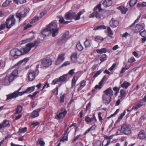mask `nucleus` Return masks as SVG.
Segmentation results:
<instances>
[{
	"label": "nucleus",
	"mask_w": 146,
	"mask_h": 146,
	"mask_svg": "<svg viewBox=\"0 0 146 146\" xmlns=\"http://www.w3.org/2000/svg\"><path fill=\"white\" fill-rule=\"evenodd\" d=\"M83 13L82 11H80L77 15L75 13L70 11L65 13L64 18L67 20L74 19L75 21L78 20L80 19V16Z\"/></svg>",
	"instance_id": "f257e3e1"
},
{
	"label": "nucleus",
	"mask_w": 146,
	"mask_h": 146,
	"mask_svg": "<svg viewBox=\"0 0 146 146\" xmlns=\"http://www.w3.org/2000/svg\"><path fill=\"white\" fill-rule=\"evenodd\" d=\"M57 21H54L50 23L47 27L48 30L51 32L53 37H55L58 33L59 28L57 27Z\"/></svg>",
	"instance_id": "f03ea898"
},
{
	"label": "nucleus",
	"mask_w": 146,
	"mask_h": 146,
	"mask_svg": "<svg viewBox=\"0 0 146 146\" xmlns=\"http://www.w3.org/2000/svg\"><path fill=\"white\" fill-rule=\"evenodd\" d=\"M29 12L28 10L26 9H21L17 11L16 16L17 18L19 19V22L27 16Z\"/></svg>",
	"instance_id": "7ed1b4c3"
},
{
	"label": "nucleus",
	"mask_w": 146,
	"mask_h": 146,
	"mask_svg": "<svg viewBox=\"0 0 146 146\" xmlns=\"http://www.w3.org/2000/svg\"><path fill=\"white\" fill-rule=\"evenodd\" d=\"M102 10L101 4L98 5L94 8V12L89 15V17L90 18L95 17L97 18L100 19L101 17V15L100 13Z\"/></svg>",
	"instance_id": "20e7f679"
},
{
	"label": "nucleus",
	"mask_w": 146,
	"mask_h": 146,
	"mask_svg": "<svg viewBox=\"0 0 146 146\" xmlns=\"http://www.w3.org/2000/svg\"><path fill=\"white\" fill-rule=\"evenodd\" d=\"M11 56L15 59H17L18 57L23 54L22 49L19 50L17 48H14L11 50L10 52Z\"/></svg>",
	"instance_id": "39448f33"
},
{
	"label": "nucleus",
	"mask_w": 146,
	"mask_h": 146,
	"mask_svg": "<svg viewBox=\"0 0 146 146\" xmlns=\"http://www.w3.org/2000/svg\"><path fill=\"white\" fill-rule=\"evenodd\" d=\"M16 20L13 15H11L7 19L6 22V26L7 28L9 29L15 23Z\"/></svg>",
	"instance_id": "423d86ee"
},
{
	"label": "nucleus",
	"mask_w": 146,
	"mask_h": 146,
	"mask_svg": "<svg viewBox=\"0 0 146 146\" xmlns=\"http://www.w3.org/2000/svg\"><path fill=\"white\" fill-rule=\"evenodd\" d=\"M40 65L41 66V65H40L39 64L37 65L35 71L31 70L29 72L28 78L30 81H32L34 79L35 77L36 74H38L39 72L38 68Z\"/></svg>",
	"instance_id": "0eeeda50"
},
{
	"label": "nucleus",
	"mask_w": 146,
	"mask_h": 146,
	"mask_svg": "<svg viewBox=\"0 0 146 146\" xmlns=\"http://www.w3.org/2000/svg\"><path fill=\"white\" fill-rule=\"evenodd\" d=\"M128 124L127 123L122 125L121 129H119L116 133L117 135L122 134V133L128 135Z\"/></svg>",
	"instance_id": "6e6552de"
},
{
	"label": "nucleus",
	"mask_w": 146,
	"mask_h": 146,
	"mask_svg": "<svg viewBox=\"0 0 146 146\" xmlns=\"http://www.w3.org/2000/svg\"><path fill=\"white\" fill-rule=\"evenodd\" d=\"M21 89V87L17 90L15 91L12 94L7 95L6 100H11L13 98H16L19 96H22V95H21V94L20 93L22 92H19Z\"/></svg>",
	"instance_id": "1a4fd4ad"
},
{
	"label": "nucleus",
	"mask_w": 146,
	"mask_h": 146,
	"mask_svg": "<svg viewBox=\"0 0 146 146\" xmlns=\"http://www.w3.org/2000/svg\"><path fill=\"white\" fill-rule=\"evenodd\" d=\"M42 64L43 66L45 68H48L52 64V60L50 58H45L42 60Z\"/></svg>",
	"instance_id": "9d476101"
},
{
	"label": "nucleus",
	"mask_w": 146,
	"mask_h": 146,
	"mask_svg": "<svg viewBox=\"0 0 146 146\" xmlns=\"http://www.w3.org/2000/svg\"><path fill=\"white\" fill-rule=\"evenodd\" d=\"M61 111H62L56 114L55 118L60 120L65 116L67 112L66 109L63 108L62 109Z\"/></svg>",
	"instance_id": "9b49d317"
},
{
	"label": "nucleus",
	"mask_w": 146,
	"mask_h": 146,
	"mask_svg": "<svg viewBox=\"0 0 146 146\" xmlns=\"http://www.w3.org/2000/svg\"><path fill=\"white\" fill-rule=\"evenodd\" d=\"M111 97L104 93L102 97L104 103L106 105L108 104L111 100Z\"/></svg>",
	"instance_id": "f8f14e48"
},
{
	"label": "nucleus",
	"mask_w": 146,
	"mask_h": 146,
	"mask_svg": "<svg viewBox=\"0 0 146 146\" xmlns=\"http://www.w3.org/2000/svg\"><path fill=\"white\" fill-rule=\"evenodd\" d=\"M18 74V72L17 70L15 69L10 74L8 78L10 81L12 82L15 79L16 77Z\"/></svg>",
	"instance_id": "ddd939ff"
},
{
	"label": "nucleus",
	"mask_w": 146,
	"mask_h": 146,
	"mask_svg": "<svg viewBox=\"0 0 146 146\" xmlns=\"http://www.w3.org/2000/svg\"><path fill=\"white\" fill-rule=\"evenodd\" d=\"M144 28V26L139 24H137L134 29H133L132 33L134 34L136 33L141 32V31L143 30Z\"/></svg>",
	"instance_id": "4468645a"
},
{
	"label": "nucleus",
	"mask_w": 146,
	"mask_h": 146,
	"mask_svg": "<svg viewBox=\"0 0 146 146\" xmlns=\"http://www.w3.org/2000/svg\"><path fill=\"white\" fill-rule=\"evenodd\" d=\"M11 82L8 76H6L4 78L0 80V82L4 85H9Z\"/></svg>",
	"instance_id": "2eb2a0df"
},
{
	"label": "nucleus",
	"mask_w": 146,
	"mask_h": 146,
	"mask_svg": "<svg viewBox=\"0 0 146 146\" xmlns=\"http://www.w3.org/2000/svg\"><path fill=\"white\" fill-rule=\"evenodd\" d=\"M9 126L10 123L9 121L7 119H5L2 123H0V129H2L5 127Z\"/></svg>",
	"instance_id": "dca6fc26"
},
{
	"label": "nucleus",
	"mask_w": 146,
	"mask_h": 146,
	"mask_svg": "<svg viewBox=\"0 0 146 146\" xmlns=\"http://www.w3.org/2000/svg\"><path fill=\"white\" fill-rule=\"evenodd\" d=\"M41 110V108H39L33 111L31 114V117L32 118H35L38 117L39 115V112Z\"/></svg>",
	"instance_id": "f3484780"
},
{
	"label": "nucleus",
	"mask_w": 146,
	"mask_h": 146,
	"mask_svg": "<svg viewBox=\"0 0 146 146\" xmlns=\"http://www.w3.org/2000/svg\"><path fill=\"white\" fill-rule=\"evenodd\" d=\"M119 22L118 21L115 20L114 19H112L110 21L109 24L110 26L113 28H115L119 25Z\"/></svg>",
	"instance_id": "a211bd4d"
},
{
	"label": "nucleus",
	"mask_w": 146,
	"mask_h": 146,
	"mask_svg": "<svg viewBox=\"0 0 146 146\" xmlns=\"http://www.w3.org/2000/svg\"><path fill=\"white\" fill-rule=\"evenodd\" d=\"M64 56L65 54L64 53H62L58 55L57 61L56 62L57 65H58L60 63L62 62L64 60Z\"/></svg>",
	"instance_id": "6ab92c4d"
},
{
	"label": "nucleus",
	"mask_w": 146,
	"mask_h": 146,
	"mask_svg": "<svg viewBox=\"0 0 146 146\" xmlns=\"http://www.w3.org/2000/svg\"><path fill=\"white\" fill-rule=\"evenodd\" d=\"M104 93L111 97L113 96V91L111 87H110L107 89L104 92Z\"/></svg>",
	"instance_id": "aec40b11"
},
{
	"label": "nucleus",
	"mask_w": 146,
	"mask_h": 146,
	"mask_svg": "<svg viewBox=\"0 0 146 146\" xmlns=\"http://www.w3.org/2000/svg\"><path fill=\"white\" fill-rule=\"evenodd\" d=\"M35 89V86H32L29 87L27 88L25 90L22 92L21 93V95H23L25 94L29 93L33 91Z\"/></svg>",
	"instance_id": "412c9836"
},
{
	"label": "nucleus",
	"mask_w": 146,
	"mask_h": 146,
	"mask_svg": "<svg viewBox=\"0 0 146 146\" xmlns=\"http://www.w3.org/2000/svg\"><path fill=\"white\" fill-rule=\"evenodd\" d=\"M68 75V74H64L62 76L59 77L58 79L60 82L66 83L68 81L67 76Z\"/></svg>",
	"instance_id": "4be33fe9"
},
{
	"label": "nucleus",
	"mask_w": 146,
	"mask_h": 146,
	"mask_svg": "<svg viewBox=\"0 0 146 146\" xmlns=\"http://www.w3.org/2000/svg\"><path fill=\"white\" fill-rule=\"evenodd\" d=\"M93 120H95L96 122L97 121V119L95 116V114H93L92 117L90 118L88 116H86L85 119V121L87 123H90Z\"/></svg>",
	"instance_id": "5701e85b"
},
{
	"label": "nucleus",
	"mask_w": 146,
	"mask_h": 146,
	"mask_svg": "<svg viewBox=\"0 0 146 146\" xmlns=\"http://www.w3.org/2000/svg\"><path fill=\"white\" fill-rule=\"evenodd\" d=\"M138 137L141 139H143L145 138V133L144 130H141L139 132L138 134Z\"/></svg>",
	"instance_id": "b1692460"
},
{
	"label": "nucleus",
	"mask_w": 146,
	"mask_h": 146,
	"mask_svg": "<svg viewBox=\"0 0 146 146\" xmlns=\"http://www.w3.org/2000/svg\"><path fill=\"white\" fill-rule=\"evenodd\" d=\"M112 4L111 0H105L103 2V5L106 7H107L111 6Z\"/></svg>",
	"instance_id": "393cba45"
},
{
	"label": "nucleus",
	"mask_w": 146,
	"mask_h": 146,
	"mask_svg": "<svg viewBox=\"0 0 146 146\" xmlns=\"http://www.w3.org/2000/svg\"><path fill=\"white\" fill-rule=\"evenodd\" d=\"M41 33L42 35L44 36H48L50 34H52L51 32H50V30L48 29L47 28L44 29L41 32Z\"/></svg>",
	"instance_id": "a878e982"
},
{
	"label": "nucleus",
	"mask_w": 146,
	"mask_h": 146,
	"mask_svg": "<svg viewBox=\"0 0 146 146\" xmlns=\"http://www.w3.org/2000/svg\"><path fill=\"white\" fill-rule=\"evenodd\" d=\"M139 34L142 37L141 40L143 42L146 41V31L144 30L141 32H140Z\"/></svg>",
	"instance_id": "bb28decb"
},
{
	"label": "nucleus",
	"mask_w": 146,
	"mask_h": 146,
	"mask_svg": "<svg viewBox=\"0 0 146 146\" xmlns=\"http://www.w3.org/2000/svg\"><path fill=\"white\" fill-rule=\"evenodd\" d=\"M77 53L76 52H73L71 56V59L72 61L73 62H76L77 61Z\"/></svg>",
	"instance_id": "cd10ccee"
},
{
	"label": "nucleus",
	"mask_w": 146,
	"mask_h": 146,
	"mask_svg": "<svg viewBox=\"0 0 146 146\" xmlns=\"http://www.w3.org/2000/svg\"><path fill=\"white\" fill-rule=\"evenodd\" d=\"M34 38V36H32L31 38H27L25 40H22L21 42H19L18 43V44H25L26 43L28 42H30L32 41Z\"/></svg>",
	"instance_id": "c85d7f7f"
},
{
	"label": "nucleus",
	"mask_w": 146,
	"mask_h": 146,
	"mask_svg": "<svg viewBox=\"0 0 146 146\" xmlns=\"http://www.w3.org/2000/svg\"><path fill=\"white\" fill-rule=\"evenodd\" d=\"M31 49V48L29 47L28 45L27 44L25 47L21 48L22 51L23 52V54L28 53Z\"/></svg>",
	"instance_id": "c756f323"
},
{
	"label": "nucleus",
	"mask_w": 146,
	"mask_h": 146,
	"mask_svg": "<svg viewBox=\"0 0 146 146\" xmlns=\"http://www.w3.org/2000/svg\"><path fill=\"white\" fill-rule=\"evenodd\" d=\"M69 33L68 31H66L63 34L61 40L62 41L66 40L69 37Z\"/></svg>",
	"instance_id": "7c9ffc66"
},
{
	"label": "nucleus",
	"mask_w": 146,
	"mask_h": 146,
	"mask_svg": "<svg viewBox=\"0 0 146 146\" xmlns=\"http://www.w3.org/2000/svg\"><path fill=\"white\" fill-rule=\"evenodd\" d=\"M117 9L119 10L122 14H125L127 11V9L125 8L123 6H121L117 8Z\"/></svg>",
	"instance_id": "2f4dec72"
},
{
	"label": "nucleus",
	"mask_w": 146,
	"mask_h": 146,
	"mask_svg": "<svg viewBox=\"0 0 146 146\" xmlns=\"http://www.w3.org/2000/svg\"><path fill=\"white\" fill-rule=\"evenodd\" d=\"M125 110H124L122 113H121L120 114V116L118 118L117 120L116 121L115 124V125L118 123L120 121L121 119L123 117V116L125 115Z\"/></svg>",
	"instance_id": "473e14b6"
},
{
	"label": "nucleus",
	"mask_w": 146,
	"mask_h": 146,
	"mask_svg": "<svg viewBox=\"0 0 146 146\" xmlns=\"http://www.w3.org/2000/svg\"><path fill=\"white\" fill-rule=\"evenodd\" d=\"M143 104V102H139L136 105L133 106L132 109L136 110L137 109L142 106Z\"/></svg>",
	"instance_id": "72a5a7b5"
},
{
	"label": "nucleus",
	"mask_w": 146,
	"mask_h": 146,
	"mask_svg": "<svg viewBox=\"0 0 146 146\" xmlns=\"http://www.w3.org/2000/svg\"><path fill=\"white\" fill-rule=\"evenodd\" d=\"M37 145H39L40 146H44L45 145V142L43 140L42 138L39 139L37 142Z\"/></svg>",
	"instance_id": "f704fd0d"
},
{
	"label": "nucleus",
	"mask_w": 146,
	"mask_h": 146,
	"mask_svg": "<svg viewBox=\"0 0 146 146\" xmlns=\"http://www.w3.org/2000/svg\"><path fill=\"white\" fill-rule=\"evenodd\" d=\"M97 127V125L94 124L91 127L88 129L84 133V135L86 134L87 133H88L90 131L94 130H95Z\"/></svg>",
	"instance_id": "c9c22d12"
},
{
	"label": "nucleus",
	"mask_w": 146,
	"mask_h": 146,
	"mask_svg": "<svg viewBox=\"0 0 146 146\" xmlns=\"http://www.w3.org/2000/svg\"><path fill=\"white\" fill-rule=\"evenodd\" d=\"M108 35V36L111 38H112V36L113 35V32L111 29L110 27H108L107 29Z\"/></svg>",
	"instance_id": "e433bc0d"
},
{
	"label": "nucleus",
	"mask_w": 146,
	"mask_h": 146,
	"mask_svg": "<svg viewBox=\"0 0 146 146\" xmlns=\"http://www.w3.org/2000/svg\"><path fill=\"white\" fill-rule=\"evenodd\" d=\"M23 110V107L21 105L18 106L16 110L15 111V114H17L21 113Z\"/></svg>",
	"instance_id": "4c0bfd02"
},
{
	"label": "nucleus",
	"mask_w": 146,
	"mask_h": 146,
	"mask_svg": "<svg viewBox=\"0 0 146 146\" xmlns=\"http://www.w3.org/2000/svg\"><path fill=\"white\" fill-rule=\"evenodd\" d=\"M106 29V27L104 25H101L100 26L95 27L94 29V31L98 30L105 29Z\"/></svg>",
	"instance_id": "58836bf2"
},
{
	"label": "nucleus",
	"mask_w": 146,
	"mask_h": 146,
	"mask_svg": "<svg viewBox=\"0 0 146 146\" xmlns=\"http://www.w3.org/2000/svg\"><path fill=\"white\" fill-rule=\"evenodd\" d=\"M93 146H101L102 142L101 141L98 140L94 141L93 142Z\"/></svg>",
	"instance_id": "ea45409f"
},
{
	"label": "nucleus",
	"mask_w": 146,
	"mask_h": 146,
	"mask_svg": "<svg viewBox=\"0 0 146 146\" xmlns=\"http://www.w3.org/2000/svg\"><path fill=\"white\" fill-rule=\"evenodd\" d=\"M96 52L99 54L105 53L107 52V49L105 48H103L100 49H97Z\"/></svg>",
	"instance_id": "a19ab883"
},
{
	"label": "nucleus",
	"mask_w": 146,
	"mask_h": 146,
	"mask_svg": "<svg viewBox=\"0 0 146 146\" xmlns=\"http://www.w3.org/2000/svg\"><path fill=\"white\" fill-rule=\"evenodd\" d=\"M68 140V135L64 134L63 137L60 139V142H64L65 141H67Z\"/></svg>",
	"instance_id": "79ce46f5"
},
{
	"label": "nucleus",
	"mask_w": 146,
	"mask_h": 146,
	"mask_svg": "<svg viewBox=\"0 0 146 146\" xmlns=\"http://www.w3.org/2000/svg\"><path fill=\"white\" fill-rule=\"evenodd\" d=\"M85 47H89L91 46V43L90 41L88 39H86V41L84 42Z\"/></svg>",
	"instance_id": "37998d69"
},
{
	"label": "nucleus",
	"mask_w": 146,
	"mask_h": 146,
	"mask_svg": "<svg viewBox=\"0 0 146 146\" xmlns=\"http://www.w3.org/2000/svg\"><path fill=\"white\" fill-rule=\"evenodd\" d=\"M120 95L119 97L121 98V99L125 96L126 94V92L124 90L121 89L120 91Z\"/></svg>",
	"instance_id": "c03bdc74"
},
{
	"label": "nucleus",
	"mask_w": 146,
	"mask_h": 146,
	"mask_svg": "<svg viewBox=\"0 0 146 146\" xmlns=\"http://www.w3.org/2000/svg\"><path fill=\"white\" fill-rule=\"evenodd\" d=\"M137 1V0H130L129 1V6L132 7L136 4Z\"/></svg>",
	"instance_id": "a18cd8bd"
},
{
	"label": "nucleus",
	"mask_w": 146,
	"mask_h": 146,
	"mask_svg": "<svg viewBox=\"0 0 146 146\" xmlns=\"http://www.w3.org/2000/svg\"><path fill=\"white\" fill-rule=\"evenodd\" d=\"M5 60H0V67L1 68H3L5 66Z\"/></svg>",
	"instance_id": "49530a36"
},
{
	"label": "nucleus",
	"mask_w": 146,
	"mask_h": 146,
	"mask_svg": "<svg viewBox=\"0 0 146 146\" xmlns=\"http://www.w3.org/2000/svg\"><path fill=\"white\" fill-rule=\"evenodd\" d=\"M120 88V87H119L118 88L116 86H115L113 88V90L114 91H115V92L114 94V95L115 96H116L117 95V94H118Z\"/></svg>",
	"instance_id": "de8ad7c7"
},
{
	"label": "nucleus",
	"mask_w": 146,
	"mask_h": 146,
	"mask_svg": "<svg viewBox=\"0 0 146 146\" xmlns=\"http://www.w3.org/2000/svg\"><path fill=\"white\" fill-rule=\"evenodd\" d=\"M77 80V79H76V78L75 76L73 77L71 85L72 87H73L75 86Z\"/></svg>",
	"instance_id": "09e8293b"
},
{
	"label": "nucleus",
	"mask_w": 146,
	"mask_h": 146,
	"mask_svg": "<svg viewBox=\"0 0 146 146\" xmlns=\"http://www.w3.org/2000/svg\"><path fill=\"white\" fill-rule=\"evenodd\" d=\"M27 128L26 127H25L23 128L20 127L19 129L18 133H24L27 131Z\"/></svg>",
	"instance_id": "8fccbe9b"
},
{
	"label": "nucleus",
	"mask_w": 146,
	"mask_h": 146,
	"mask_svg": "<svg viewBox=\"0 0 146 146\" xmlns=\"http://www.w3.org/2000/svg\"><path fill=\"white\" fill-rule=\"evenodd\" d=\"M76 46L77 49L79 51H82L83 49V47L80 43V42L79 41L76 44Z\"/></svg>",
	"instance_id": "3c124183"
},
{
	"label": "nucleus",
	"mask_w": 146,
	"mask_h": 146,
	"mask_svg": "<svg viewBox=\"0 0 146 146\" xmlns=\"http://www.w3.org/2000/svg\"><path fill=\"white\" fill-rule=\"evenodd\" d=\"M39 19V17L38 16H35L33 17L31 20V23H34L37 21Z\"/></svg>",
	"instance_id": "603ef678"
},
{
	"label": "nucleus",
	"mask_w": 146,
	"mask_h": 146,
	"mask_svg": "<svg viewBox=\"0 0 146 146\" xmlns=\"http://www.w3.org/2000/svg\"><path fill=\"white\" fill-rule=\"evenodd\" d=\"M141 16V14H140L139 15L138 17L134 21V23H133L131 25L129 26V27L128 28V29H130V28L132 27H133L134 25L138 21Z\"/></svg>",
	"instance_id": "864d4df0"
},
{
	"label": "nucleus",
	"mask_w": 146,
	"mask_h": 146,
	"mask_svg": "<svg viewBox=\"0 0 146 146\" xmlns=\"http://www.w3.org/2000/svg\"><path fill=\"white\" fill-rule=\"evenodd\" d=\"M14 2L17 4H18L19 2L21 4L24 3L26 2V0H13Z\"/></svg>",
	"instance_id": "5fc2aeb1"
},
{
	"label": "nucleus",
	"mask_w": 146,
	"mask_h": 146,
	"mask_svg": "<svg viewBox=\"0 0 146 146\" xmlns=\"http://www.w3.org/2000/svg\"><path fill=\"white\" fill-rule=\"evenodd\" d=\"M37 43V41H35L34 42L29 43L27 44L28 45L29 47L31 48L35 46Z\"/></svg>",
	"instance_id": "6e6d98bb"
},
{
	"label": "nucleus",
	"mask_w": 146,
	"mask_h": 146,
	"mask_svg": "<svg viewBox=\"0 0 146 146\" xmlns=\"http://www.w3.org/2000/svg\"><path fill=\"white\" fill-rule=\"evenodd\" d=\"M11 2V0H6L2 4L3 7H6Z\"/></svg>",
	"instance_id": "4d7b16f0"
},
{
	"label": "nucleus",
	"mask_w": 146,
	"mask_h": 146,
	"mask_svg": "<svg viewBox=\"0 0 146 146\" xmlns=\"http://www.w3.org/2000/svg\"><path fill=\"white\" fill-rule=\"evenodd\" d=\"M95 40L96 41L101 42H102L104 39L100 36H97L95 38Z\"/></svg>",
	"instance_id": "13d9d810"
},
{
	"label": "nucleus",
	"mask_w": 146,
	"mask_h": 146,
	"mask_svg": "<svg viewBox=\"0 0 146 146\" xmlns=\"http://www.w3.org/2000/svg\"><path fill=\"white\" fill-rule=\"evenodd\" d=\"M122 87L125 88V89H127L128 88V82L125 81L121 85Z\"/></svg>",
	"instance_id": "bf43d9fd"
},
{
	"label": "nucleus",
	"mask_w": 146,
	"mask_h": 146,
	"mask_svg": "<svg viewBox=\"0 0 146 146\" xmlns=\"http://www.w3.org/2000/svg\"><path fill=\"white\" fill-rule=\"evenodd\" d=\"M106 54H102L100 58L101 62H103L106 60Z\"/></svg>",
	"instance_id": "052dcab7"
},
{
	"label": "nucleus",
	"mask_w": 146,
	"mask_h": 146,
	"mask_svg": "<svg viewBox=\"0 0 146 146\" xmlns=\"http://www.w3.org/2000/svg\"><path fill=\"white\" fill-rule=\"evenodd\" d=\"M60 82L58 78H56L54 79L51 83L52 85H55L58 83V82Z\"/></svg>",
	"instance_id": "680f3d73"
},
{
	"label": "nucleus",
	"mask_w": 146,
	"mask_h": 146,
	"mask_svg": "<svg viewBox=\"0 0 146 146\" xmlns=\"http://www.w3.org/2000/svg\"><path fill=\"white\" fill-rule=\"evenodd\" d=\"M75 70V68L71 70L68 73V74L70 75L71 76H72L74 74V71Z\"/></svg>",
	"instance_id": "e2e57ef3"
},
{
	"label": "nucleus",
	"mask_w": 146,
	"mask_h": 146,
	"mask_svg": "<svg viewBox=\"0 0 146 146\" xmlns=\"http://www.w3.org/2000/svg\"><path fill=\"white\" fill-rule=\"evenodd\" d=\"M102 72V71L101 70H100L98 71H97L95 74L93 76V77L95 78L97 77Z\"/></svg>",
	"instance_id": "0e129e2a"
},
{
	"label": "nucleus",
	"mask_w": 146,
	"mask_h": 146,
	"mask_svg": "<svg viewBox=\"0 0 146 146\" xmlns=\"http://www.w3.org/2000/svg\"><path fill=\"white\" fill-rule=\"evenodd\" d=\"M102 83L100 84V82L98 84V85H97L95 86L94 87L95 89H101L102 88Z\"/></svg>",
	"instance_id": "69168bd1"
},
{
	"label": "nucleus",
	"mask_w": 146,
	"mask_h": 146,
	"mask_svg": "<svg viewBox=\"0 0 146 146\" xmlns=\"http://www.w3.org/2000/svg\"><path fill=\"white\" fill-rule=\"evenodd\" d=\"M82 136L81 134L78 135L76 136L72 140V142H75L77 139L80 137Z\"/></svg>",
	"instance_id": "338daca9"
},
{
	"label": "nucleus",
	"mask_w": 146,
	"mask_h": 146,
	"mask_svg": "<svg viewBox=\"0 0 146 146\" xmlns=\"http://www.w3.org/2000/svg\"><path fill=\"white\" fill-rule=\"evenodd\" d=\"M60 19L59 20V22L61 23H64V18L61 16H60L59 17Z\"/></svg>",
	"instance_id": "774afa93"
}]
</instances>
